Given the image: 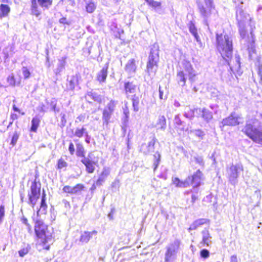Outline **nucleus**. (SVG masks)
<instances>
[{
  "label": "nucleus",
  "mask_w": 262,
  "mask_h": 262,
  "mask_svg": "<svg viewBox=\"0 0 262 262\" xmlns=\"http://www.w3.org/2000/svg\"><path fill=\"white\" fill-rule=\"evenodd\" d=\"M242 132L254 142L262 146V124L254 116H247Z\"/></svg>",
  "instance_id": "f257e3e1"
},
{
  "label": "nucleus",
  "mask_w": 262,
  "mask_h": 262,
  "mask_svg": "<svg viewBox=\"0 0 262 262\" xmlns=\"http://www.w3.org/2000/svg\"><path fill=\"white\" fill-rule=\"evenodd\" d=\"M236 20L238 25V30L242 38L241 42H243L248 49L252 47L254 43V36L252 31H251L250 36L247 34L245 30L246 24L251 20L249 15L245 13L241 8L236 10Z\"/></svg>",
  "instance_id": "f03ea898"
},
{
  "label": "nucleus",
  "mask_w": 262,
  "mask_h": 262,
  "mask_svg": "<svg viewBox=\"0 0 262 262\" xmlns=\"http://www.w3.org/2000/svg\"><path fill=\"white\" fill-rule=\"evenodd\" d=\"M216 48L221 56L228 66L233 54V43L232 37L227 34L216 33Z\"/></svg>",
  "instance_id": "7ed1b4c3"
},
{
  "label": "nucleus",
  "mask_w": 262,
  "mask_h": 262,
  "mask_svg": "<svg viewBox=\"0 0 262 262\" xmlns=\"http://www.w3.org/2000/svg\"><path fill=\"white\" fill-rule=\"evenodd\" d=\"M182 64L183 70L178 71L177 80L180 85L184 86L186 84L187 76L191 83L195 82V77L197 75V73L190 61L184 60Z\"/></svg>",
  "instance_id": "20e7f679"
},
{
  "label": "nucleus",
  "mask_w": 262,
  "mask_h": 262,
  "mask_svg": "<svg viewBox=\"0 0 262 262\" xmlns=\"http://www.w3.org/2000/svg\"><path fill=\"white\" fill-rule=\"evenodd\" d=\"M34 230L43 248L49 250L50 245L53 243V237L52 233L48 229V226L42 221L37 220L35 222Z\"/></svg>",
  "instance_id": "39448f33"
},
{
  "label": "nucleus",
  "mask_w": 262,
  "mask_h": 262,
  "mask_svg": "<svg viewBox=\"0 0 262 262\" xmlns=\"http://www.w3.org/2000/svg\"><path fill=\"white\" fill-rule=\"evenodd\" d=\"M159 45L157 43H155L150 48L146 65V70L149 75L154 76L158 70L159 61Z\"/></svg>",
  "instance_id": "423d86ee"
},
{
  "label": "nucleus",
  "mask_w": 262,
  "mask_h": 262,
  "mask_svg": "<svg viewBox=\"0 0 262 262\" xmlns=\"http://www.w3.org/2000/svg\"><path fill=\"white\" fill-rule=\"evenodd\" d=\"M205 6L201 3H198V7L201 17L203 18V23L209 28L208 20L215 7L213 0H204Z\"/></svg>",
  "instance_id": "0eeeda50"
},
{
  "label": "nucleus",
  "mask_w": 262,
  "mask_h": 262,
  "mask_svg": "<svg viewBox=\"0 0 262 262\" xmlns=\"http://www.w3.org/2000/svg\"><path fill=\"white\" fill-rule=\"evenodd\" d=\"M242 171H243V166L241 163L232 164L227 166V177L231 185L235 186L237 184V179Z\"/></svg>",
  "instance_id": "6e6552de"
},
{
  "label": "nucleus",
  "mask_w": 262,
  "mask_h": 262,
  "mask_svg": "<svg viewBox=\"0 0 262 262\" xmlns=\"http://www.w3.org/2000/svg\"><path fill=\"white\" fill-rule=\"evenodd\" d=\"M180 244L181 241L176 239L166 246L164 262H175Z\"/></svg>",
  "instance_id": "1a4fd4ad"
},
{
  "label": "nucleus",
  "mask_w": 262,
  "mask_h": 262,
  "mask_svg": "<svg viewBox=\"0 0 262 262\" xmlns=\"http://www.w3.org/2000/svg\"><path fill=\"white\" fill-rule=\"evenodd\" d=\"M37 184L36 181L32 183L30 187V192H28V203L34 207L37 200L40 195V184Z\"/></svg>",
  "instance_id": "9d476101"
},
{
  "label": "nucleus",
  "mask_w": 262,
  "mask_h": 262,
  "mask_svg": "<svg viewBox=\"0 0 262 262\" xmlns=\"http://www.w3.org/2000/svg\"><path fill=\"white\" fill-rule=\"evenodd\" d=\"M80 161L85 166L86 171L89 173H92L95 171L98 159L94 157L93 152H90L86 157L81 159Z\"/></svg>",
  "instance_id": "9b49d317"
},
{
  "label": "nucleus",
  "mask_w": 262,
  "mask_h": 262,
  "mask_svg": "<svg viewBox=\"0 0 262 262\" xmlns=\"http://www.w3.org/2000/svg\"><path fill=\"white\" fill-rule=\"evenodd\" d=\"M241 119V116L237 114L235 112H232L230 115L224 118L220 123V127H223L225 126H234L238 125L240 124L239 120Z\"/></svg>",
  "instance_id": "f8f14e48"
},
{
  "label": "nucleus",
  "mask_w": 262,
  "mask_h": 262,
  "mask_svg": "<svg viewBox=\"0 0 262 262\" xmlns=\"http://www.w3.org/2000/svg\"><path fill=\"white\" fill-rule=\"evenodd\" d=\"M202 176V172L198 169L193 175L188 177L190 185L193 186L194 190H196L198 191V188L200 186Z\"/></svg>",
  "instance_id": "ddd939ff"
},
{
  "label": "nucleus",
  "mask_w": 262,
  "mask_h": 262,
  "mask_svg": "<svg viewBox=\"0 0 262 262\" xmlns=\"http://www.w3.org/2000/svg\"><path fill=\"white\" fill-rule=\"evenodd\" d=\"M157 139L153 137L148 144L143 143L140 148L141 152L144 155H151L155 152V145Z\"/></svg>",
  "instance_id": "4468645a"
},
{
  "label": "nucleus",
  "mask_w": 262,
  "mask_h": 262,
  "mask_svg": "<svg viewBox=\"0 0 262 262\" xmlns=\"http://www.w3.org/2000/svg\"><path fill=\"white\" fill-rule=\"evenodd\" d=\"M210 220L207 219H199L195 220L190 225L189 228L188 229L189 232L191 230H196L200 227L205 225V224H209Z\"/></svg>",
  "instance_id": "2eb2a0df"
},
{
  "label": "nucleus",
  "mask_w": 262,
  "mask_h": 262,
  "mask_svg": "<svg viewBox=\"0 0 262 262\" xmlns=\"http://www.w3.org/2000/svg\"><path fill=\"white\" fill-rule=\"evenodd\" d=\"M196 110L199 111V114H201V117L206 122L209 123L213 119L212 113L208 109L205 107L198 108Z\"/></svg>",
  "instance_id": "dca6fc26"
},
{
  "label": "nucleus",
  "mask_w": 262,
  "mask_h": 262,
  "mask_svg": "<svg viewBox=\"0 0 262 262\" xmlns=\"http://www.w3.org/2000/svg\"><path fill=\"white\" fill-rule=\"evenodd\" d=\"M108 68V63H106L102 69L97 73L96 78L99 82H105L107 76V70Z\"/></svg>",
  "instance_id": "f3484780"
},
{
  "label": "nucleus",
  "mask_w": 262,
  "mask_h": 262,
  "mask_svg": "<svg viewBox=\"0 0 262 262\" xmlns=\"http://www.w3.org/2000/svg\"><path fill=\"white\" fill-rule=\"evenodd\" d=\"M110 173V169L109 167H103L102 171L100 174L98 180L96 182V185L98 186H100L105 181L106 178L109 176Z\"/></svg>",
  "instance_id": "a211bd4d"
},
{
  "label": "nucleus",
  "mask_w": 262,
  "mask_h": 262,
  "mask_svg": "<svg viewBox=\"0 0 262 262\" xmlns=\"http://www.w3.org/2000/svg\"><path fill=\"white\" fill-rule=\"evenodd\" d=\"M124 88L126 97L129 98V94H134L136 91L137 85L133 82L126 81L124 82Z\"/></svg>",
  "instance_id": "6ab92c4d"
},
{
  "label": "nucleus",
  "mask_w": 262,
  "mask_h": 262,
  "mask_svg": "<svg viewBox=\"0 0 262 262\" xmlns=\"http://www.w3.org/2000/svg\"><path fill=\"white\" fill-rule=\"evenodd\" d=\"M97 234V231L96 230L91 232L84 231L81 233L79 241L83 243H88L93 236H96Z\"/></svg>",
  "instance_id": "aec40b11"
},
{
  "label": "nucleus",
  "mask_w": 262,
  "mask_h": 262,
  "mask_svg": "<svg viewBox=\"0 0 262 262\" xmlns=\"http://www.w3.org/2000/svg\"><path fill=\"white\" fill-rule=\"evenodd\" d=\"M67 89L73 90L76 85L78 84V78L77 75L68 77L67 78Z\"/></svg>",
  "instance_id": "412c9836"
},
{
  "label": "nucleus",
  "mask_w": 262,
  "mask_h": 262,
  "mask_svg": "<svg viewBox=\"0 0 262 262\" xmlns=\"http://www.w3.org/2000/svg\"><path fill=\"white\" fill-rule=\"evenodd\" d=\"M137 67L135 64V60L131 59L129 60L125 67V71L130 76H133L136 72Z\"/></svg>",
  "instance_id": "4be33fe9"
},
{
  "label": "nucleus",
  "mask_w": 262,
  "mask_h": 262,
  "mask_svg": "<svg viewBox=\"0 0 262 262\" xmlns=\"http://www.w3.org/2000/svg\"><path fill=\"white\" fill-rule=\"evenodd\" d=\"M66 59L67 57L64 56L62 57L58 60L57 68L54 70V72L56 75L60 74V72L64 69L66 64Z\"/></svg>",
  "instance_id": "5701e85b"
},
{
  "label": "nucleus",
  "mask_w": 262,
  "mask_h": 262,
  "mask_svg": "<svg viewBox=\"0 0 262 262\" xmlns=\"http://www.w3.org/2000/svg\"><path fill=\"white\" fill-rule=\"evenodd\" d=\"M201 234L202 235V243L209 246L211 243V239L212 238L209 232L208 229L205 228L202 231Z\"/></svg>",
  "instance_id": "b1692460"
},
{
  "label": "nucleus",
  "mask_w": 262,
  "mask_h": 262,
  "mask_svg": "<svg viewBox=\"0 0 262 262\" xmlns=\"http://www.w3.org/2000/svg\"><path fill=\"white\" fill-rule=\"evenodd\" d=\"M188 26L189 32L194 37L197 42H198L199 44H201V39L198 34L197 29L195 27L194 24L192 21H190L188 24Z\"/></svg>",
  "instance_id": "393cba45"
},
{
  "label": "nucleus",
  "mask_w": 262,
  "mask_h": 262,
  "mask_svg": "<svg viewBox=\"0 0 262 262\" xmlns=\"http://www.w3.org/2000/svg\"><path fill=\"white\" fill-rule=\"evenodd\" d=\"M31 14L36 17H38L41 14V11L38 8L37 0H31Z\"/></svg>",
  "instance_id": "a878e982"
},
{
  "label": "nucleus",
  "mask_w": 262,
  "mask_h": 262,
  "mask_svg": "<svg viewBox=\"0 0 262 262\" xmlns=\"http://www.w3.org/2000/svg\"><path fill=\"white\" fill-rule=\"evenodd\" d=\"M113 113L104 108L103 111L102 119L103 125H107L110 122Z\"/></svg>",
  "instance_id": "bb28decb"
},
{
  "label": "nucleus",
  "mask_w": 262,
  "mask_h": 262,
  "mask_svg": "<svg viewBox=\"0 0 262 262\" xmlns=\"http://www.w3.org/2000/svg\"><path fill=\"white\" fill-rule=\"evenodd\" d=\"M174 123L182 130H187L188 129V127L185 125V122L181 120L179 115L175 116Z\"/></svg>",
  "instance_id": "cd10ccee"
},
{
  "label": "nucleus",
  "mask_w": 262,
  "mask_h": 262,
  "mask_svg": "<svg viewBox=\"0 0 262 262\" xmlns=\"http://www.w3.org/2000/svg\"><path fill=\"white\" fill-rule=\"evenodd\" d=\"M145 1L149 6L152 7L157 12L160 14L161 13V2L155 1L154 0H145Z\"/></svg>",
  "instance_id": "c85d7f7f"
},
{
  "label": "nucleus",
  "mask_w": 262,
  "mask_h": 262,
  "mask_svg": "<svg viewBox=\"0 0 262 262\" xmlns=\"http://www.w3.org/2000/svg\"><path fill=\"white\" fill-rule=\"evenodd\" d=\"M85 4V9L88 13H93L96 8V5L93 0H83Z\"/></svg>",
  "instance_id": "c756f323"
},
{
  "label": "nucleus",
  "mask_w": 262,
  "mask_h": 262,
  "mask_svg": "<svg viewBox=\"0 0 262 262\" xmlns=\"http://www.w3.org/2000/svg\"><path fill=\"white\" fill-rule=\"evenodd\" d=\"M156 127L158 129L164 130L166 127V121L165 117L162 116H159L158 121L156 124Z\"/></svg>",
  "instance_id": "7c9ffc66"
},
{
  "label": "nucleus",
  "mask_w": 262,
  "mask_h": 262,
  "mask_svg": "<svg viewBox=\"0 0 262 262\" xmlns=\"http://www.w3.org/2000/svg\"><path fill=\"white\" fill-rule=\"evenodd\" d=\"M10 11V8L6 4L0 5V18L8 16Z\"/></svg>",
  "instance_id": "2f4dec72"
},
{
  "label": "nucleus",
  "mask_w": 262,
  "mask_h": 262,
  "mask_svg": "<svg viewBox=\"0 0 262 262\" xmlns=\"http://www.w3.org/2000/svg\"><path fill=\"white\" fill-rule=\"evenodd\" d=\"M40 120L39 118L36 116L33 117L31 121V126L30 128V131L32 132H36L38 127L39 126Z\"/></svg>",
  "instance_id": "473e14b6"
},
{
  "label": "nucleus",
  "mask_w": 262,
  "mask_h": 262,
  "mask_svg": "<svg viewBox=\"0 0 262 262\" xmlns=\"http://www.w3.org/2000/svg\"><path fill=\"white\" fill-rule=\"evenodd\" d=\"M86 133L87 130L86 128L84 127V126H82L81 127H77L75 129V132H73V135L75 137L81 138L85 135Z\"/></svg>",
  "instance_id": "72a5a7b5"
},
{
  "label": "nucleus",
  "mask_w": 262,
  "mask_h": 262,
  "mask_svg": "<svg viewBox=\"0 0 262 262\" xmlns=\"http://www.w3.org/2000/svg\"><path fill=\"white\" fill-rule=\"evenodd\" d=\"M197 108L185 110L183 114L184 116L190 120H192L195 116V113L199 114V111L196 110Z\"/></svg>",
  "instance_id": "f704fd0d"
},
{
  "label": "nucleus",
  "mask_w": 262,
  "mask_h": 262,
  "mask_svg": "<svg viewBox=\"0 0 262 262\" xmlns=\"http://www.w3.org/2000/svg\"><path fill=\"white\" fill-rule=\"evenodd\" d=\"M43 10H48L52 5V0H37V3Z\"/></svg>",
  "instance_id": "c9c22d12"
},
{
  "label": "nucleus",
  "mask_w": 262,
  "mask_h": 262,
  "mask_svg": "<svg viewBox=\"0 0 262 262\" xmlns=\"http://www.w3.org/2000/svg\"><path fill=\"white\" fill-rule=\"evenodd\" d=\"M76 156L78 157H81L84 158V157H86L85 156V150L83 146V145L80 143L76 144Z\"/></svg>",
  "instance_id": "e433bc0d"
},
{
  "label": "nucleus",
  "mask_w": 262,
  "mask_h": 262,
  "mask_svg": "<svg viewBox=\"0 0 262 262\" xmlns=\"http://www.w3.org/2000/svg\"><path fill=\"white\" fill-rule=\"evenodd\" d=\"M230 59H231V58ZM234 60L236 62L235 65L234 66H231V63H230V66H229L230 67V69L232 71H233V70L237 71V70H239V69L241 68L240 57H239V55H237V54L235 55ZM230 62H231V60H230Z\"/></svg>",
  "instance_id": "4c0bfd02"
},
{
  "label": "nucleus",
  "mask_w": 262,
  "mask_h": 262,
  "mask_svg": "<svg viewBox=\"0 0 262 262\" xmlns=\"http://www.w3.org/2000/svg\"><path fill=\"white\" fill-rule=\"evenodd\" d=\"M132 105L134 112H138L139 110V98L136 94H134L132 98Z\"/></svg>",
  "instance_id": "58836bf2"
},
{
  "label": "nucleus",
  "mask_w": 262,
  "mask_h": 262,
  "mask_svg": "<svg viewBox=\"0 0 262 262\" xmlns=\"http://www.w3.org/2000/svg\"><path fill=\"white\" fill-rule=\"evenodd\" d=\"M154 157V170L155 171L158 168L160 161H161V155L159 151H156L155 154L153 155Z\"/></svg>",
  "instance_id": "ea45409f"
},
{
  "label": "nucleus",
  "mask_w": 262,
  "mask_h": 262,
  "mask_svg": "<svg viewBox=\"0 0 262 262\" xmlns=\"http://www.w3.org/2000/svg\"><path fill=\"white\" fill-rule=\"evenodd\" d=\"M47 103L51 106V110L53 111L55 113L59 112V108L56 107L57 101L55 98L52 99L50 102L47 101Z\"/></svg>",
  "instance_id": "a19ab883"
},
{
  "label": "nucleus",
  "mask_w": 262,
  "mask_h": 262,
  "mask_svg": "<svg viewBox=\"0 0 262 262\" xmlns=\"http://www.w3.org/2000/svg\"><path fill=\"white\" fill-rule=\"evenodd\" d=\"M117 104V101L111 100L105 106L104 108H106L107 110L111 111L112 112L114 113V110L115 109L116 106Z\"/></svg>",
  "instance_id": "79ce46f5"
},
{
  "label": "nucleus",
  "mask_w": 262,
  "mask_h": 262,
  "mask_svg": "<svg viewBox=\"0 0 262 262\" xmlns=\"http://www.w3.org/2000/svg\"><path fill=\"white\" fill-rule=\"evenodd\" d=\"M87 97H90L95 101L100 102L101 101V98L100 96L95 92H89L88 93Z\"/></svg>",
  "instance_id": "37998d69"
},
{
  "label": "nucleus",
  "mask_w": 262,
  "mask_h": 262,
  "mask_svg": "<svg viewBox=\"0 0 262 262\" xmlns=\"http://www.w3.org/2000/svg\"><path fill=\"white\" fill-rule=\"evenodd\" d=\"M189 192L192 193L191 202L193 204L198 199L199 189H198L197 191L196 190H194L193 188H192V189H191L190 191H187V193H189Z\"/></svg>",
  "instance_id": "c03bdc74"
},
{
  "label": "nucleus",
  "mask_w": 262,
  "mask_h": 262,
  "mask_svg": "<svg viewBox=\"0 0 262 262\" xmlns=\"http://www.w3.org/2000/svg\"><path fill=\"white\" fill-rule=\"evenodd\" d=\"M84 188V186L82 184H78L75 186L72 187V194H77L80 192Z\"/></svg>",
  "instance_id": "a18cd8bd"
},
{
  "label": "nucleus",
  "mask_w": 262,
  "mask_h": 262,
  "mask_svg": "<svg viewBox=\"0 0 262 262\" xmlns=\"http://www.w3.org/2000/svg\"><path fill=\"white\" fill-rule=\"evenodd\" d=\"M7 81L10 86H14L16 84V80L13 74H11L7 77Z\"/></svg>",
  "instance_id": "49530a36"
},
{
  "label": "nucleus",
  "mask_w": 262,
  "mask_h": 262,
  "mask_svg": "<svg viewBox=\"0 0 262 262\" xmlns=\"http://www.w3.org/2000/svg\"><path fill=\"white\" fill-rule=\"evenodd\" d=\"M210 252L206 249H203L200 251V256L202 258L206 259L209 257Z\"/></svg>",
  "instance_id": "de8ad7c7"
},
{
  "label": "nucleus",
  "mask_w": 262,
  "mask_h": 262,
  "mask_svg": "<svg viewBox=\"0 0 262 262\" xmlns=\"http://www.w3.org/2000/svg\"><path fill=\"white\" fill-rule=\"evenodd\" d=\"M191 132L194 133L195 136L201 139H203V137L205 135L204 132L201 129H195L191 130Z\"/></svg>",
  "instance_id": "09e8293b"
},
{
  "label": "nucleus",
  "mask_w": 262,
  "mask_h": 262,
  "mask_svg": "<svg viewBox=\"0 0 262 262\" xmlns=\"http://www.w3.org/2000/svg\"><path fill=\"white\" fill-rule=\"evenodd\" d=\"M47 208V205L46 203H40V208L37 211V214L38 215L39 213L41 214H45L46 213Z\"/></svg>",
  "instance_id": "8fccbe9b"
},
{
  "label": "nucleus",
  "mask_w": 262,
  "mask_h": 262,
  "mask_svg": "<svg viewBox=\"0 0 262 262\" xmlns=\"http://www.w3.org/2000/svg\"><path fill=\"white\" fill-rule=\"evenodd\" d=\"M195 162L201 166H204L205 163L203 157L196 156L194 157Z\"/></svg>",
  "instance_id": "3c124183"
},
{
  "label": "nucleus",
  "mask_w": 262,
  "mask_h": 262,
  "mask_svg": "<svg viewBox=\"0 0 262 262\" xmlns=\"http://www.w3.org/2000/svg\"><path fill=\"white\" fill-rule=\"evenodd\" d=\"M67 166V163L63 159L61 158L58 161L57 167L58 169L66 168Z\"/></svg>",
  "instance_id": "603ef678"
},
{
  "label": "nucleus",
  "mask_w": 262,
  "mask_h": 262,
  "mask_svg": "<svg viewBox=\"0 0 262 262\" xmlns=\"http://www.w3.org/2000/svg\"><path fill=\"white\" fill-rule=\"evenodd\" d=\"M19 138V135L17 134L16 132H14L10 144L14 146L17 143V141Z\"/></svg>",
  "instance_id": "864d4df0"
},
{
  "label": "nucleus",
  "mask_w": 262,
  "mask_h": 262,
  "mask_svg": "<svg viewBox=\"0 0 262 262\" xmlns=\"http://www.w3.org/2000/svg\"><path fill=\"white\" fill-rule=\"evenodd\" d=\"M190 185L189 181H188V178L187 177L186 180L184 181H180L178 187L185 188Z\"/></svg>",
  "instance_id": "5fc2aeb1"
},
{
  "label": "nucleus",
  "mask_w": 262,
  "mask_h": 262,
  "mask_svg": "<svg viewBox=\"0 0 262 262\" xmlns=\"http://www.w3.org/2000/svg\"><path fill=\"white\" fill-rule=\"evenodd\" d=\"M22 72L25 79H28L29 78L31 73L27 67H23L22 68Z\"/></svg>",
  "instance_id": "6e6d98bb"
},
{
  "label": "nucleus",
  "mask_w": 262,
  "mask_h": 262,
  "mask_svg": "<svg viewBox=\"0 0 262 262\" xmlns=\"http://www.w3.org/2000/svg\"><path fill=\"white\" fill-rule=\"evenodd\" d=\"M36 109L40 112L45 113L47 112L48 107H47L43 103H40L37 107Z\"/></svg>",
  "instance_id": "4d7b16f0"
},
{
  "label": "nucleus",
  "mask_w": 262,
  "mask_h": 262,
  "mask_svg": "<svg viewBox=\"0 0 262 262\" xmlns=\"http://www.w3.org/2000/svg\"><path fill=\"white\" fill-rule=\"evenodd\" d=\"M159 98L161 100H166L167 99V94H164V90H162L161 86L159 87Z\"/></svg>",
  "instance_id": "13d9d810"
},
{
  "label": "nucleus",
  "mask_w": 262,
  "mask_h": 262,
  "mask_svg": "<svg viewBox=\"0 0 262 262\" xmlns=\"http://www.w3.org/2000/svg\"><path fill=\"white\" fill-rule=\"evenodd\" d=\"M5 216V206L3 205L0 206V225L2 223Z\"/></svg>",
  "instance_id": "bf43d9fd"
},
{
  "label": "nucleus",
  "mask_w": 262,
  "mask_h": 262,
  "mask_svg": "<svg viewBox=\"0 0 262 262\" xmlns=\"http://www.w3.org/2000/svg\"><path fill=\"white\" fill-rule=\"evenodd\" d=\"M28 252L29 250L27 248H23L18 251V254L20 257H23L26 255Z\"/></svg>",
  "instance_id": "052dcab7"
},
{
  "label": "nucleus",
  "mask_w": 262,
  "mask_h": 262,
  "mask_svg": "<svg viewBox=\"0 0 262 262\" xmlns=\"http://www.w3.org/2000/svg\"><path fill=\"white\" fill-rule=\"evenodd\" d=\"M64 192L72 194V187L70 186H65L62 189Z\"/></svg>",
  "instance_id": "680f3d73"
},
{
  "label": "nucleus",
  "mask_w": 262,
  "mask_h": 262,
  "mask_svg": "<svg viewBox=\"0 0 262 262\" xmlns=\"http://www.w3.org/2000/svg\"><path fill=\"white\" fill-rule=\"evenodd\" d=\"M69 151L71 155H73L75 152V147L73 143L71 142L69 146Z\"/></svg>",
  "instance_id": "e2e57ef3"
},
{
  "label": "nucleus",
  "mask_w": 262,
  "mask_h": 262,
  "mask_svg": "<svg viewBox=\"0 0 262 262\" xmlns=\"http://www.w3.org/2000/svg\"><path fill=\"white\" fill-rule=\"evenodd\" d=\"M85 119V115H80L76 118L75 122L76 123H78L80 122H84Z\"/></svg>",
  "instance_id": "0e129e2a"
},
{
  "label": "nucleus",
  "mask_w": 262,
  "mask_h": 262,
  "mask_svg": "<svg viewBox=\"0 0 262 262\" xmlns=\"http://www.w3.org/2000/svg\"><path fill=\"white\" fill-rule=\"evenodd\" d=\"M129 116H123L122 118V125H127V123L128 122Z\"/></svg>",
  "instance_id": "69168bd1"
},
{
  "label": "nucleus",
  "mask_w": 262,
  "mask_h": 262,
  "mask_svg": "<svg viewBox=\"0 0 262 262\" xmlns=\"http://www.w3.org/2000/svg\"><path fill=\"white\" fill-rule=\"evenodd\" d=\"M123 115L124 116H129V109H128L127 106L126 105V104H125V106L123 108Z\"/></svg>",
  "instance_id": "338daca9"
},
{
  "label": "nucleus",
  "mask_w": 262,
  "mask_h": 262,
  "mask_svg": "<svg viewBox=\"0 0 262 262\" xmlns=\"http://www.w3.org/2000/svg\"><path fill=\"white\" fill-rule=\"evenodd\" d=\"M172 181L173 184H174L176 187H178L180 180L178 178H172Z\"/></svg>",
  "instance_id": "774afa93"
}]
</instances>
